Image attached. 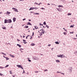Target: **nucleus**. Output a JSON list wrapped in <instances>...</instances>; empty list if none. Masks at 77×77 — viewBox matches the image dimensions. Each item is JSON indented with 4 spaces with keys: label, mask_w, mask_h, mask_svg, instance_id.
<instances>
[{
    "label": "nucleus",
    "mask_w": 77,
    "mask_h": 77,
    "mask_svg": "<svg viewBox=\"0 0 77 77\" xmlns=\"http://www.w3.org/2000/svg\"><path fill=\"white\" fill-rule=\"evenodd\" d=\"M57 56L58 57H60L61 58H63V57H65V56L63 54H60V55H57Z\"/></svg>",
    "instance_id": "nucleus-1"
},
{
    "label": "nucleus",
    "mask_w": 77,
    "mask_h": 77,
    "mask_svg": "<svg viewBox=\"0 0 77 77\" xmlns=\"http://www.w3.org/2000/svg\"><path fill=\"white\" fill-rule=\"evenodd\" d=\"M17 66L19 68H21V69H24L23 66H21V65H17Z\"/></svg>",
    "instance_id": "nucleus-2"
},
{
    "label": "nucleus",
    "mask_w": 77,
    "mask_h": 77,
    "mask_svg": "<svg viewBox=\"0 0 77 77\" xmlns=\"http://www.w3.org/2000/svg\"><path fill=\"white\" fill-rule=\"evenodd\" d=\"M17 66L19 68H21V69H24L23 66H21V65H17Z\"/></svg>",
    "instance_id": "nucleus-3"
},
{
    "label": "nucleus",
    "mask_w": 77,
    "mask_h": 77,
    "mask_svg": "<svg viewBox=\"0 0 77 77\" xmlns=\"http://www.w3.org/2000/svg\"><path fill=\"white\" fill-rule=\"evenodd\" d=\"M12 9H14V11H15V12H18V9H17V8H12Z\"/></svg>",
    "instance_id": "nucleus-4"
},
{
    "label": "nucleus",
    "mask_w": 77,
    "mask_h": 77,
    "mask_svg": "<svg viewBox=\"0 0 77 77\" xmlns=\"http://www.w3.org/2000/svg\"><path fill=\"white\" fill-rule=\"evenodd\" d=\"M72 67H70L69 68V70L70 72H72Z\"/></svg>",
    "instance_id": "nucleus-5"
},
{
    "label": "nucleus",
    "mask_w": 77,
    "mask_h": 77,
    "mask_svg": "<svg viewBox=\"0 0 77 77\" xmlns=\"http://www.w3.org/2000/svg\"><path fill=\"white\" fill-rule=\"evenodd\" d=\"M8 20L5 19L4 20V24H6V23H8Z\"/></svg>",
    "instance_id": "nucleus-6"
},
{
    "label": "nucleus",
    "mask_w": 77,
    "mask_h": 77,
    "mask_svg": "<svg viewBox=\"0 0 77 77\" xmlns=\"http://www.w3.org/2000/svg\"><path fill=\"white\" fill-rule=\"evenodd\" d=\"M12 23V20L11 19L8 20V23Z\"/></svg>",
    "instance_id": "nucleus-7"
},
{
    "label": "nucleus",
    "mask_w": 77,
    "mask_h": 77,
    "mask_svg": "<svg viewBox=\"0 0 77 77\" xmlns=\"http://www.w3.org/2000/svg\"><path fill=\"white\" fill-rule=\"evenodd\" d=\"M3 57L4 58H5L6 59V60H9V58H8V57H6L5 56H4V55L3 56Z\"/></svg>",
    "instance_id": "nucleus-8"
},
{
    "label": "nucleus",
    "mask_w": 77,
    "mask_h": 77,
    "mask_svg": "<svg viewBox=\"0 0 77 77\" xmlns=\"http://www.w3.org/2000/svg\"><path fill=\"white\" fill-rule=\"evenodd\" d=\"M41 33L43 34V35L44 34V33H45V31L43 29H42V31L41 32Z\"/></svg>",
    "instance_id": "nucleus-9"
},
{
    "label": "nucleus",
    "mask_w": 77,
    "mask_h": 77,
    "mask_svg": "<svg viewBox=\"0 0 77 77\" xmlns=\"http://www.w3.org/2000/svg\"><path fill=\"white\" fill-rule=\"evenodd\" d=\"M32 59H34V60H37V59H37V58L35 56L32 57Z\"/></svg>",
    "instance_id": "nucleus-10"
},
{
    "label": "nucleus",
    "mask_w": 77,
    "mask_h": 77,
    "mask_svg": "<svg viewBox=\"0 0 77 77\" xmlns=\"http://www.w3.org/2000/svg\"><path fill=\"white\" fill-rule=\"evenodd\" d=\"M13 22H15V21H16V18L15 17H13Z\"/></svg>",
    "instance_id": "nucleus-11"
},
{
    "label": "nucleus",
    "mask_w": 77,
    "mask_h": 77,
    "mask_svg": "<svg viewBox=\"0 0 77 77\" xmlns=\"http://www.w3.org/2000/svg\"><path fill=\"white\" fill-rule=\"evenodd\" d=\"M27 25H29V26H32V24L30 23V22H28V23Z\"/></svg>",
    "instance_id": "nucleus-12"
},
{
    "label": "nucleus",
    "mask_w": 77,
    "mask_h": 77,
    "mask_svg": "<svg viewBox=\"0 0 77 77\" xmlns=\"http://www.w3.org/2000/svg\"><path fill=\"white\" fill-rule=\"evenodd\" d=\"M34 9V7H31L30 9H29V11H31V10H33Z\"/></svg>",
    "instance_id": "nucleus-13"
},
{
    "label": "nucleus",
    "mask_w": 77,
    "mask_h": 77,
    "mask_svg": "<svg viewBox=\"0 0 77 77\" xmlns=\"http://www.w3.org/2000/svg\"><path fill=\"white\" fill-rule=\"evenodd\" d=\"M10 56H11V57H13V58H14L15 57V56H14L13 55H12V54H10Z\"/></svg>",
    "instance_id": "nucleus-14"
},
{
    "label": "nucleus",
    "mask_w": 77,
    "mask_h": 77,
    "mask_svg": "<svg viewBox=\"0 0 77 77\" xmlns=\"http://www.w3.org/2000/svg\"><path fill=\"white\" fill-rule=\"evenodd\" d=\"M31 46H34L35 45V44L33 43H32L31 44Z\"/></svg>",
    "instance_id": "nucleus-15"
},
{
    "label": "nucleus",
    "mask_w": 77,
    "mask_h": 77,
    "mask_svg": "<svg viewBox=\"0 0 77 77\" xmlns=\"http://www.w3.org/2000/svg\"><path fill=\"white\" fill-rule=\"evenodd\" d=\"M17 46H18L19 48H21V45L19 44H17Z\"/></svg>",
    "instance_id": "nucleus-16"
},
{
    "label": "nucleus",
    "mask_w": 77,
    "mask_h": 77,
    "mask_svg": "<svg viewBox=\"0 0 77 77\" xmlns=\"http://www.w3.org/2000/svg\"><path fill=\"white\" fill-rule=\"evenodd\" d=\"M74 24H73V25H71L70 26V28H74Z\"/></svg>",
    "instance_id": "nucleus-17"
},
{
    "label": "nucleus",
    "mask_w": 77,
    "mask_h": 77,
    "mask_svg": "<svg viewBox=\"0 0 77 77\" xmlns=\"http://www.w3.org/2000/svg\"><path fill=\"white\" fill-rule=\"evenodd\" d=\"M11 14V12L8 11H7L6 13V14H7V15H9V14Z\"/></svg>",
    "instance_id": "nucleus-18"
},
{
    "label": "nucleus",
    "mask_w": 77,
    "mask_h": 77,
    "mask_svg": "<svg viewBox=\"0 0 77 77\" xmlns=\"http://www.w3.org/2000/svg\"><path fill=\"white\" fill-rule=\"evenodd\" d=\"M56 62L57 63H59L60 62V61L59 60H56Z\"/></svg>",
    "instance_id": "nucleus-19"
},
{
    "label": "nucleus",
    "mask_w": 77,
    "mask_h": 77,
    "mask_svg": "<svg viewBox=\"0 0 77 77\" xmlns=\"http://www.w3.org/2000/svg\"><path fill=\"white\" fill-rule=\"evenodd\" d=\"M2 29L4 30H6V27L5 26H4L2 27Z\"/></svg>",
    "instance_id": "nucleus-20"
},
{
    "label": "nucleus",
    "mask_w": 77,
    "mask_h": 77,
    "mask_svg": "<svg viewBox=\"0 0 77 77\" xmlns=\"http://www.w3.org/2000/svg\"><path fill=\"white\" fill-rule=\"evenodd\" d=\"M33 15H39V13H34Z\"/></svg>",
    "instance_id": "nucleus-21"
},
{
    "label": "nucleus",
    "mask_w": 77,
    "mask_h": 77,
    "mask_svg": "<svg viewBox=\"0 0 77 77\" xmlns=\"http://www.w3.org/2000/svg\"><path fill=\"white\" fill-rule=\"evenodd\" d=\"M58 6L59 7V8H63V6L62 5H59Z\"/></svg>",
    "instance_id": "nucleus-22"
},
{
    "label": "nucleus",
    "mask_w": 77,
    "mask_h": 77,
    "mask_svg": "<svg viewBox=\"0 0 77 77\" xmlns=\"http://www.w3.org/2000/svg\"><path fill=\"white\" fill-rule=\"evenodd\" d=\"M1 54H3V55H4L5 56H6V54L3 53V52H2Z\"/></svg>",
    "instance_id": "nucleus-23"
},
{
    "label": "nucleus",
    "mask_w": 77,
    "mask_h": 77,
    "mask_svg": "<svg viewBox=\"0 0 77 77\" xmlns=\"http://www.w3.org/2000/svg\"><path fill=\"white\" fill-rule=\"evenodd\" d=\"M55 43L56 44H59V43L58 42H55Z\"/></svg>",
    "instance_id": "nucleus-24"
},
{
    "label": "nucleus",
    "mask_w": 77,
    "mask_h": 77,
    "mask_svg": "<svg viewBox=\"0 0 77 77\" xmlns=\"http://www.w3.org/2000/svg\"><path fill=\"white\" fill-rule=\"evenodd\" d=\"M24 28H26V29H27V28H29V26H24Z\"/></svg>",
    "instance_id": "nucleus-25"
},
{
    "label": "nucleus",
    "mask_w": 77,
    "mask_h": 77,
    "mask_svg": "<svg viewBox=\"0 0 77 77\" xmlns=\"http://www.w3.org/2000/svg\"><path fill=\"white\" fill-rule=\"evenodd\" d=\"M29 36H30V35H28L26 37V39H27L28 38V37H29Z\"/></svg>",
    "instance_id": "nucleus-26"
},
{
    "label": "nucleus",
    "mask_w": 77,
    "mask_h": 77,
    "mask_svg": "<svg viewBox=\"0 0 77 77\" xmlns=\"http://www.w3.org/2000/svg\"><path fill=\"white\" fill-rule=\"evenodd\" d=\"M56 9L57 10V11H58L59 12H60V11L59 10V9L58 8H57Z\"/></svg>",
    "instance_id": "nucleus-27"
},
{
    "label": "nucleus",
    "mask_w": 77,
    "mask_h": 77,
    "mask_svg": "<svg viewBox=\"0 0 77 77\" xmlns=\"http://www.w3.org/2000/svg\"><path fill=\"white\" fill-rule=\"evenodd\" d=\"M9 66V64L8 65H7L5 66V68H7L8 67V66Z\"/></svg>",
    "instance_id": "nucleus-28"
},
{
    "label": "nucleus",
    "mask_w": 77,
    "mask_h": 77,
    "mask_svg": "<svg viewBox=\"0 0 77 77\" xmlns=\"http://www.w3.org/2000/svg\"><path fill=\"white\" fill-rule=\"evenodd\" d=\"M67 15H68V16L71 15V13H68L67 14Z\"/></svg>",
    "instance_id": "nucleus-29"
},
{
    "label": "nucleus",
    "mask_w": 77,
    "mask_h": 77,
    "mask_svg": "<svg viewBox=\"0 0 77 77\" xmlns=\"http://www.w3.org/2000/svg\"><path fill=\"white\" fill-rule=\"evenodd\" d=\"M43 24H44V25H46V22H45V21H44L43 23Z\"/></svg>",
    "instance_id": "nucleus-30"
},
{
    "label": "nucleus",
    "mask_w": 77,
    "mask_h": 77,
    "mask_svg": "<svg viewBox=\"0 0 77 77\" xmlns=\"http://www.w3.org/2000/svg\"><path fill=\"white\" fill-rule=\"evenodd\" d=\"M40 9H42V10H45V8L42 7V8H40Z\"/></svg>",
    "instance_id": "nucleus-31"
},
{
    "label": "nucleus",
    "mask_w": 77,
    "mask_h": 77,
    "mask_svg": "<svg viewBox=\"0 0 77 77\" xmlns=\"http://www.w3.org/2000/svg\"><path fill=\"white\" fill-rule=\"evenodd\" d=\"M38 9V8H37L36 7H34V9Z\"/></svg>",
    "instance_id": "nucleus-32"
},
{
    "label": "nucleus",
    "mask_w": 77,
    "mask_h": 77,
    "mask_svg": "<svg viewBox=\"0 0 77 77\" xmlns=\"http://www.w3.org/2000/svg\"><path fill=\"white\" fill-rule=\"evenodd\" d=\"M46 27H47V28L48 29H49V26H48V25H46Z\"/></svg>",
    "instance_id": "nucleus-33"
},
{
    "label": "nucleus",
    "mask_w": 77,
    "mask_h": 77,
    "mask_svg": "<svg viewBox=\"0 0 77 77\" xmlns=\"http://www.w3.org/2000/svg\"><path fill=\"white\" fill-rule=\"evenodd\" d=\"M63 34H64V35H66V32H63Z\"/></svg>",
    "instance_id": "nucleus-34"
},
{
    "label": "nucleus",
    "mask_w": 77,
    "mask_h": 77,
    "mask_svg": "<svg viewBox=\"0 0 77 77\" xmlns=\"http://www.w3.org/2000/svg\"><path fill=\"white\" fill-rule=\"evenodd\" d=\"M24 73H25V74L26 73V72H25V71H24V70H23V72L22 73V74H24Z\"/></svg>",
    "instance_id": "nucleus-35"
},
{
    "label": "nucleus",
    "mask_w": 77,
    "mask_h": 77,
    "mask_svg": "<svg viewBox=\"0 0 77 77\" xmlns=\"http://www.w3.org/2000/svg\"><path fill=\"white\" fill-rule=\"evenodd\" d=\"M24 50V49L23 48H20V51H21V50Z\"/></svg>",
    "instance_id": "nucleus-36"
},
{
    "label": "nucleus",
    "mask_w": 77,
    "mask_h": 77,
    "mask_svg": "<svg viewBox=\"0 0 77 77\" xmlns=\"http://www.w3.org/2000/svg\"><path fill=\"white\" fill-rule=\"evenodd\" d=\"M77 56V51H76V52L74 53Z\"/></svg>",
    "instance_id": "nucleus-37"
},
{
    "label": "nucleus",
    "mask_w": 77,
    "mask_h": 77,
    "mask_svg": "<svg viewBox=\"0 0 77 77\" xmlns=\"http://www.w3.org/2000/svg\"><path fill=\"white\" fill-rule=\"evenodd\" d=\"M38 27V26H34V27H35V29H37V28H37V27Z\"/></svg>",
    "instance_id": "nucleus-38"
},
{
    "label": "nucleus",
    "mask_w": 77,
    "mask_h": 77,
    "mask_svg": "<svg viewBox=\"0 0 77 77\" xmlns=\"http://www.w3.org/2000/svg\"><path fill=\"white\" fill-rule=\"evenodd\" d=\"M10 74H12V72H12V70H11L10 71Z\"/></svg>",
    "instance_id": "nucleus-39"
},
{
    "label": "nucleus",
    "mask_w": 77,
    "mask_h": 77,
    "mask_svg": "<svg viewBox=\"0 0 77 77\" xmlns=\"http://www.w3.org/2000/svg\"><path fill=\"white\" fill-rule=\"evenodd\" d=\"M61 74H62L63 75H65V74H64V73H61Z\"/></svg>",
    "instance_id": "nucleus-40"
},
{
    "label": "nucleus",
    "mask_w": 77,
    "mask_h": 77,
    "mask_svg": "<svg viewBox=\"0 0 77 77\" xmlns=\"http://www.w3.org/2000/svg\"><path fill=\"white\" fill-rule=\"evenodd\" d=\"M23 42H24L26 41V40L25 39H23Z\"/></svg>",
    "instance_id": "nucleus-41"
},
{
    "label": "nucleus",
    "mask_w": 77,
    "mask_h": 77,
    "mask_svg": "<svg viewBox=\"0 0 77 77\" xmlns=\"http://www.w3.org/2000/svg\"><path fill=\"white\" fill-rule=\"evenodd\" d=\"M48 71V70H47V69H45L44 70V71L45 72H46V71Z\"/></svg>",
    "instance_id": "nucleus-42"
},
{
    "label": "nucleus",
    "mask_w": 77,
    "mask_h": 77,
    "mask_svg": "<svg viewBox=\"0 0 77 77\" xmlns=\"http://www.w3.org/2000/svg\"><path fill=\"white\" fill-rule=\"evenodd\" d=\"M3 74H2V73H0V75L1 76H2L3 75Z\"/></svg>",
    "instance_id": "nucleus-43"
},
{
    "label": "nucleus",
    "mask_w": 77,
    "mask_h": 77,
    "mask_svg": "<svg viewBox=\"0 0 77 77\" xmlns=\"http://www.w3.org/2000/svg\"><path fill=\"white\" fill-rule=\"evenodd\" d=\"M70 33L71 34H73L74 33V32H70Z\"/></svg>",
    "instance_id": "nucleus-44"
},
{
    "label": "nucleus",
    "mask_w": 77,
    "mask_h": 77,
    "mask_svg": "<svg viewBox=\"0 0 77 77\" xmlns=\"http://www.w3.org/2000/svg\"><path fill=\"white\" fill-rule=\"evenodd\" d=\"M28 60L29 61V62H31V60L29 59Z\"/></svg>",
    "instance_id": "nucleus-45"
},
{
    "label": "nucleus",
    "mask_w": 77,
    "mask_h": 77,
    "mask_svg": "<svg viewBox=\"0 0 77 77\" xmlns=\"http://www.w3.org/2000/svg\"><path fill=\"white\" fill-rule=\"evenodd\" d=\"M0 68H1V69H3V68H4V67H2V66H0Z\"/></svg>",
    "instance_id": "nucleus-46"
},
{
    "label": "nucleus",
    "mask_w": 77,
    "mask_h": 77,
    "mask_svg": "<svg viewBox=\"0 0 77 77\" xmlns=\"http://www.w3.org/2000/svg\"><path fill=\"white\" fill-rule=\"evenodd\" d=\"M41 4H42V3L40 2L39 4H38V5H39V6L41 5Z\"/></svg>",
    "instance_id": "nucleus-47"
},
{
    "label": "nucleus",
    "mask_w": 77,
    "mask_h": 77,
    "mask_svg": "<svg viewBox=\"0 0 77 77\" xmlns=\"http://www.w3.org/2000/svg\"><path fill=\"white\" fill-rule=\"evenodd\" d=\"M35 5H38V3L35 2Z\"/></svg>",
    "instance_id": "nucleus-48"
},
{
    "label": "nucleus",
    "mask_w": 77,
    "mask_h": 77,
    "mask_svg": "<svg viewBox=\"0 0 77 77\" xmlns=\"http://www.w3.org/2000/svg\"><path fill=\"white\" fill-rule=\"evenodd\" d=\"M38 71H35V73H38Z\"/></svg>",
    "instance_id": "nucleus-49"
},
{
    "label": "nucleus",
    "mask_w": 77,
    "mask_h": 77,
    "mask_svg": "<svg viewBox=\"0 0 77 77\" xmlns=\"http://www.w3.org/2000/svg\"><path fill=\"white\" fill-rule=\"evenodd\" d=\"M30 36L31 38H30V39H32V38H33V37L31 36L30 35V36Z\"/></svg>",
    "instance_id": "nucleus-50"
},
{
    "label": "nucleus",
    "mask_w": 77,
    "mask_h": 77,
    "mask_svg": "<svg viewBox=\"0 0 77 77\" xmlns=\"http://www.w3.org/2000/svg\"><path fill=\"white\" fill-rule=\"evenodd\" d=\"M57 73H61V72H59V71H57Z\"/></svg>",
    "instance_id": "nucleus-51"
},
{
    "label": "nucleus",
    "mask_w": 77,
    "mask_h": 77,
    "mask_svg": "<svg viewBox=\"0 0 77 77\" xmlns=\"http://www.w3.org/2000/svg\"><path fill=\"white\" fill-rule=\"evenodd\" d=\"M33 35H34V32H32V36H33Z\"/></svg>",
    "instance_id": "nucleus-52"
},
{
    "label": "nucleus",
    "mask_w": 77,
    "mask_h": 77,
    "mask_svg": "<svg viewBox=\"0 0 77 77\" xmlns=\"http://www.w3.org/2000/svg\"><path fill=\"white\" fill-rule=\"evenodd\" d=\"M40 34H41L40 35V36H42V32H41Z\"/></svg>",
    "instance_id": "nucleus-53"
},
{
    "label": "nucleus",
    "mask_w": 77,
    "mask_h": 77,
    "mask_svg": "<svg viewBox=\"0 0 77 77\" xmlns=\"http://www.w3.org/2000/svg\"><path fill=\"white\" fill-rule=\"evenodd\" d=\"M17 40L18 41V42H19V41H20V40H19L18 39H17Z\"/></svg>",
    "instance_id": "nucleus-54"
},
{
    "label": "nucleus",
    "mask_w": 77,
    "mask_h": 77,
    "mask_svg": "<svg viewBox=\"0 0 77 77\" xmlns=\"http://www.w3.org/2000/svg\"><path fill=\"white\" fill-rule=\"evenodd\" d=\"M24 20H26V18H24L23 19V21H24Z\"/></svg>",
    "instance_id": "nucleus-55"
},
{
    "label": "nucleus",
    "mask_w": 77,
    "mask_h": 77,
    "mask_svg": "<svg viewBox=\"0 0 77 77\" xmlns=\"http://www.w3.org/2000/svg\"><path fill=\"white\" fill-rule=\"evenodd\" d=\"M30 13H34V11H30Z\"/></svg>",
    "instance_id": "nucleus-56"
},
{
    "label": "nucleus",
    "mask_w": 77,
    "mask_h": 77,
    "mask_svg": "<svg viewBox=\"0 0 77 77\" xmlns=\"http://www.w3.org/2000/svg\"><path fill=\"white\" fill-rule=\"evenodd\" d=\"M48 47H50V46H51V44L48 45Z\"/></svg>",
    "instance_id": "nucleus-57"
},
{
    "label": "nucleus",
    "mask_w": 77,
    "mask_h": 77,
    "mask_svg": "<svg viewBox=\"0 0 77 77\" xmlns=\"http://www.w3.org/2000/svg\"><path fill=\"white\" fill-rule=\"evenodd\" d=\"M23 43H24V44H27V42H23Z\"/></svg>",
    "instance_id": "nucleus-58"
},
{
    "label": "nucleus",
    "mask_w": 77,
    "mask_h": 77,
    "mask_svg": "<svg viewBox=\"0 0 77 77\" xmlns=\"http://www.w3.org/2000/svg\"><path fill=\"white\" fill-rule=\"evenodd\" d=\"M19 1L20 2H21L22 1H23H23H24V0H20Z\"/></svg>",
    "instance_id": "nucleus-59"
},
{
    "label": "nucleus",
    "mask_w": 77,
    "mask_h": 77,
    "mask_svg": "<svg viewBox=\"0 0 77 77\" xmlns=\"http://www.w3.org/2000/svg\"><path fill=\"white\" fill-rule=\"evenodd\" d=\"M2 12H0V14H2Z\"/></svg>",
    "instance_id": "nucleus-60"
},
{
    "label": "nucleus",
    "mask_w": 77,
    "mask_h": 77,
    "mask_svg": "<svg viewBox=\"0 0 77 77\" xmlns=\"http://www.w3.org/2000/svg\"><path fill=\"white\" fill-rule=\"evenodd\" d=\"M54 48H52L51 49V50H52V51H53V49H54Z\"/></svg>",
    "instance_id": "nucleus-61"
},
{
    "label": "nucleus",
    "mask_w": 77,
    "mask_h": 77,
    "mask_svg": "<svg viewBox=\"0 0 77 77\" xmlns=\"http://www.w3.org/2000/svg\"><path fill=\"white\" fill-rule=\"evenodd\" d=\"M39 26H41V23H39Z\"/></svg>",
    "instance_id": "nucleus-62"
},
{
    "label": "nucleus",
    "mask_w": 77,
    "mask_h": 77,
    "mask_svg": "<svg viewBox=\"0 0 77 77\" xmlns=\"http://www.w3.org/2000/svg\"><path fill=\"white\" fill-rule=\"evenodd\" d=\"M24 37H26V36L23 35V38H24Z\"/></svg>",
    "instance_id": "nucleus-63"
},
{
    "label": "nucleus",
    "mask_w": 77,
    "mask_h": 77,
    "mask_svg": "<svg viewBox=\"0 0 77 77\" xmlns=\"http://www.w3.org/2000/svg\"><path fill=\"white\" fill-rule=\"evenodd\" d=\"M28 21H31V20L29 19V20H28Z\"/></svg>",
    "instance_id": "nucleus-64"
}]
</instances>
